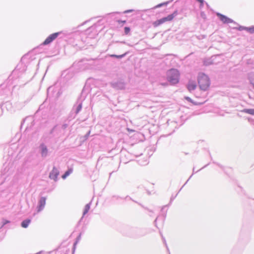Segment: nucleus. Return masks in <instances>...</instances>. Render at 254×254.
<instances>
[{"label": "nucleus", "mask_w": 254, "mask_h": 254, "mask_svg": "<svg viewBox=\"0 0 254 254\" xmlns=\"http://www.w3.org/2000/svg\"><path fill=\"white\" fill-rule=\"evenodd\" d=\"M147 234L145 229L131 227L127 231V235L131 238L137 239L145 236Z\"/></svg>", "instance_id": "1"}, {"label": "nucleus", "mask_w": 254, "mask_h": 254, "mask_svg": "<svg viewBox=\"0 0 254 254\" xmlns=\"http://www.w3.org/2000/svg\"><path fill=\"white\" fill-rule=\"evenodd\" d=\"M197 80L199 88L202 90L206 91L210 86L209 78L204 73H200L198 74Z\"/></svg>", "instance_id": "2"}, {"label": "nucleus", "mask_w": 254, "mask_h": 254, "mask_svg": "<svg viewBox=\"0 0 254 254\" xmlns=\"http://www.w3.org/2000/svg\"><path fill=\"white\" fill-rule=\"evenodd\" d=\"M167 80L172 85L177 84L179 81L180 73L177 69L172 68L167 73Z\"/></svg>", "instance_id": "3"}, {"label": "nucleus", "mask_w": 254, "mask_h": 254, "mask_svg": "<svg viewBox=\"0 0 254 254\" xmlns=\"http://www.w3.org/2000/svg\"><path fill=\"white\" fill-rule=\"evenodd\" d=\"M177 14L178 12L177 10H176L172 14H170L166 17H164L153 22V25L154 27H156L166 21H171L177 15Z\"/></svg>", "instance_id": "4"}, {"label": "nucleus", "mask_w": 254, "mask_h": 254, "mask_svg": "<svg viewBox=\"0 0 254 254\" xmlns=\"http://www.w3.org/2000/svg\"><path fill=\"white\" fill-rule=\"evenodd\" d=\"M82 108V101H80L79 100L76 102L74 105L72 109L70 112L69 118H75L76 116L79 113Z\"/></svg>", "instance_id": "5"}, {"label": "nucleus", "mask_w": 254, "mask_h": 254, "mask_svg": "<svg viewBox=\"0 0 254 254\" xmlns=\"http://www.w3.org/2000/svg\"><path fill=\"white\" fill-rule=\"evenodd\" d=\"M62 33L61 32H55L50 35L42 43L40 46L48 45L53 42Z\"/></svg>", "instance_id": "6"}, {"label": "nucleus", "mask_w": 254, "mask_h": 254, "mask_svg": "<svg viewBox=\"0 0 254 254\" xmlns=\"http://www.w3.org/2000/svg\"><path fill=\"white\" fill-rule=\"evenodd\" d=\"M216 15L218 17L220 20L224 24H228L231 23H233L236 25H238V24L235 22L233 19L229 18L225 15H223L220 13H217Z\"/></svg>", "instance_id": "7"}, {"label": "nucleus", "mask_w": 254, "mask_h": 254, "mask_svg": "<svg viewBox=\"0 0 254 254\" xmlns=\"http://www.w3.org/2000/svg\"><path fill=\"white\" fill-rule=\"evenodd\" d=\"M111 86L117 90H122L125 87V83L121 80L114 81L111 83Z\"/></svg>", "instance_id": "8"}, {"label": "nucleus", "mask_w": 254, "mask_h": 254, "mask_svg": "<svg viewBox=\"0 0 254 254\" xmlns=\"http://www.w3.org/2000/svg\"><path fill=\"white\" fill-rule=\"evenodd\" d=\"M46 199L47 197L45 196H41L40 197L37 206V212H40L44 209L46 204Z\"/></svg>", "instance_id": "9"}, {"label": "nucleus", "mask_w": 254, "mask_h": 254, "mask_svg": "<svg viewBox=\"0 0 254 254\" xmlns=\"http://www.w3.org/2000/svg\"><path fill=\"white\" fill-rule=\"evenodd\" d=\"M74 73L72 71L69 70H65L62 73V77L64 81H68L70 80L73 76Z\"/></svg>", "instance_id": "10"}, {"label": "nucleus", "mask_w": 254, "mask_h": 254, "mask_svg": "<svg viewBox=\"0 0 254 254\" xmlns=\"http://www.w3.org/2000/svg\"><path fill=\"white\" fill-rule=\"evenodd\" d=\"M59 174L60 172L59 170L54 166L49 174V178L56 182L58 180V177L59 175Z\"/></svg>", "instance_id": "11"}, {"label": "nucleus", "mask_w": 254, "mask_h": 254, "mask_svg": "<svg viewBox=\"0 0 254 254\" xmlns=\"http://www.w3.org/2000/svg\"><path fill=\"white\" fill-rule=\"evenodd\" d=\"M39 148L42 157H46L48 153V149L47 146L44 143H42L40 144Z\"/></svg>", "instance_id": "12"}, {"label": "nucleus", "mask_w": 254, "mask_h": 254, "mask_svg": "<svg viewBox=\"0 0 254 254\" xmlns=\"http://www.w3.org/2000/svg\"><path fill=\"white\" fill-rule=\"evenodd\" d=\"M3 109H5L7 111L11 113L14 112V106L10 101H6L1 104Z\"/></svg>", "instance_id": "13"}, {"label": "nucleus", "mask_w": 254, "mask_h": 254, "mask_svg": "<svg viewBox=\"0 0 254 254\" xmlns=\"http://www.w3.org/2000/svg\"><path fill=\"white\" fill-rule=\"evenodd\" d=\"M196 87V84L193 81H189L187 85V88L190 92H191L192 91L194 90Z\"/></svg>", "instance_id": "14"}, {"label": "nucleus", "mask_w": 254, "mask_h": 254, "mask_svg": "<svg viewBox=\"0 0 254 254\" xmlns=\"http://www.w3.org/2000/svg\"><path fill=\"white\" fill-rule=\"evenodd\" d=\"M14 106V112H15L16 110H19L21 109L24 105V104L22 102H16L14 103L13 105Z\"/></svg>", "instance_id": "15"}, {"label": "nucleus", "mask_w": 254, "mask_h": 254, "mask_svg": "<svg viewBox=\"0 0 254 254\" xmlns=\"http://www.w3.org/2000/svg\"><path fill=\"white\" fill-rule=\"evenodd\" d=\"M73 171V169L72 168H68L67 170H66L64 173L62 175V178L63 179H66L70 174L72 173Z\"/></svg>", "instance_id": "16"}, {"label": "nucleus", "mask_w": 254, "mask_h": 254, "mask_svg": "<svg viewBox=\"0 0 254 254\" xmlns=\"http://www.w3.org/2000/svg\"><path fill=\"white\" fill-rule=\"evenodd\" d=\"M31 220L30 219H26L22 221L21 223V226L22 227L24 228H26L28 226Z\"/></svg>", "instance_id": "17"}, {"label": "nucleus", "mask_w": 254, "mask_h": 254, "mask_svg": "<svg viewBox=\"0 0 254 254\" xmlns=\"http://www.w3.org/2000/svg\"><path fill=\"white\" fill-rule=\"evenodd\" d=\"M128 52H126L125 53L122 54V55H115V54H112V55H110V57H111V58H117V59H122L123 58H124L127 54H128Z\"/></svg>", "instance_id": "18"}, {"label": "nucleus", "mask_w": 254, "mask_h": 254, "mask_svg": "<svg viewBox=\"0 0 254 254\" xmlns=\"http://www.w3.org/2000/svg\"><path fill=\"white\" fill-rule=\"evenodd\" d=\"M242 112L254 116V109H244Z\"/></svg>", "instance_id": "19"}, {"label": "nucleus", "mask_w": 254, "mask_h": 254, "mask_svg": "<svg viewBox=\"0 0 254 254\" xmlns=\"http://www.w3.org/2000/svg\"><path fill=\"white\" fill-rule=\"evenodd\" d=\"M249 78L250 84L252 85L253 88L254 89V72L249 75Z\"/></svg>", "instance_id": "20"}, {"label": "nucleus", "mask_w": 254, "mask_h": 254, "mask_svg": "<svg viewBox=\"0 0 254 254\" xmlns=\"http://www.w3.org/2000/svg\"><path fill=\"white\" fill-rule=\"evenodd\" d=\"M91 203V202H90L86 204V205L85 206V207H84L83 212V215H85L86 213H88V212L90 208Z\"/></svg>", "instance_id": "21"}, {"label": "nucleus", "mask_w": 254, "mask_h": 254, "mask_svg": "<svg viewBox=\"0 0 254 254\" xmlns=\"http://www.w3.org/2000/svg\"><path fill=\"white\" fill-rule=\"evenodd\" d=\"M204 64L206 66L211 65L213 64L212 60L210 59H206L203 62Z\"/></svg>", "instance_id": "22"}, {"label": "nucleus", "mask_w": 254, "mask_h": 254, "mask_svg": "<svg viewBox=\"0 0 254 254\" xmlns=\"http://www.w3.org/2000/svg\"><path fill=\"white\" fill-rule=\"evenodd\" d=\"M246 31L249 32L250 34H253L254 33V26H252L251 27H246Z\"/></svg>", "instance_id": "23"}, {"label": "nucleus", "mask_w": 254, "mask_h": 254, "mask_svg": "<svg viewBox=\"0 0 254 254\" xmlns=\"http://www.w3.org/2000/svg\"><path fill=\"white\" fill-rule=\"evenodd\" d=\"M176 195L175 196H171V198H170V201L169 204L168 205H164V206H163L162 207V208L161 210H162V211H163L164 209L166 207H167V206H169V205L172 203V202L173 201V200L174 199V198H175V197H176Z\"/></svg>", "instance_id": "24"}, {"label": "nucleus", "mask_w": 254, "mask_h": 254, "mask_svg": "<svg viewBox=\"0 0 254 254\" xmlns=\"http://www.w3.org/2000/svg\"><path fill=\"white\" fill-rule=\"evenodd\" d=\"M169 2H170V1H167V2H163V3L158 4V5H157L155 6V8H159V7H161L163 5H167Z\"/></svg>", "instance_id": "25"}, {"label": "nucleus", "mask_w": 254, "mask_h": 254, "mask_svg": "<svg viewBox=\"0 0 254 254\" xmlns=\"http://www.w3.org/2000/svg\"><path fill=\"white\" fill-rule=\"evenodd\" d=\"M130 31V29L129 27H125L124 28V33L125 34L127 35Z\"/></svg>", "instance_id": "26"}, {"label": "nucleus", "mask_w": 254, "mask_h": 254, "mask_svg": "<svg viewBox=\"0 0 254 254\" xmlns=\"http://www.w3.org/2000/svg\"><path fill=\"white\" fill-rule=\"evenodd\" d=\"M197 2H198L200 4L199 7L200 8H202L203 6L204 3L205 2L204 0H196Z\"/></svg>", "instance_id": "27"}, {"label": "nucleus", "mask_w": 254, "mask_h": 254, "mask_svg": "<svg viewBox=\"0 0 254 254\" xmlns=\"http://www.w3.org/2000/svg\"><path fill=\"white\" fill-rule=\"evenodd\" d=\"M139 205L141 206L143 208H144L145 209L147 210L149 212L151 213V214H150V216H152V213H153V211L149 209L148 208L144 207L143 205H142L141 204L139 203Z\"/></svg>", "instance_id": "28"}, {"label": "nucleus", "mask_w": 254, "mask_h": 254, "mask_svg": "<svg viewBox=\"0 0 254 254\" xmlns=\"http://www.w3.org/2000/svg\"><path fill=\"white\" fill-rule=\"evenodd\" d=\"M139 205L141 206L143 208H144L145 209L147 210L149 212L151 213V214H150V216H152V213H153V211L149 209L148 208L144 207L143 205H142L141 204L139 203Z\"/></svg>", "instance_id": "29"}, {"label": "nucleus", "mask_w": 254, "mask_h": 254, "mask_svg": "<svg viewBox=\"0 0 254 254\" xmlns=\"http://www.w3.org/2000/svg\"><path fill=\"white\" fill-rule=\"evenodd\" d=\"M236 29L237 30H238L239 31H243V30H246V27L245 26H239V27L238 28H236Z\"/></svg>", "instance_id": "30"}, {"label": "nucleus", "mask_w": 254, "mask_h": 254, "mask_svg": "<svg viewBox=\"0 0 254 254\" xmlns=\"http://www.w3.org/2000/svg\"><path fill=\"white\" fill-rule=\"evenodd\" d=\"M124 199L126 200H131L132 201H133V202H135V203H137L138 204L139 203H138L137 201L134 200L133 199H132L130 196H129L128 195H127L126 196Z\"/></svg>", "instance_id": "31"}, {"label": "nucleus", "mask_w": 254, "mask_h": 254, "mask_svg": "<svg viewBox=\"0 0 254 254\" xmlns=\"http://www.w3.org/2000/svg\"><path fill=\"white\" fill-rule=\"evenodd\" d=\"M90 131L89 130L84 135V138L85 140H86L88 138V137L90 135Z\"/></svg>", "instance_id": "32"}, {"label": "nucleus", "mask_w": 254, "mask_h": 254, "mask_svg": "<svg viewBox=\"0 0 254 254\" xmlns=\"http://www.w3.org/2000/svg\"><path fill=\"white\" fill-rule=\"evenodd\" d=\"M68 126V124L66 123L64 124L62 126V128L63 129H65Z\"/></svg>", "instance_id": "33"}, {"label": "nucleus", "mask_w": 254, "mask_h": 254, "mask_svg": "<svg viewBox=\"0 0 254 254\" xmlns=\"http://www.w3.org/2000/svg\"><path fill=\"white\" fill-rule=\"evenodd\" d=\"M185 99L190 103H193L192 100L189 97H185Z\"/></svg>", "instance_id": "34"}, {"label": "nucleus", "mask_w": 254, "mask_h": 254, "mask_svg": "<svg viewBox=\"0 0 254 254\" xmlns=\"http://www.w3.org/2000/svg\"><path fill=\"white\" fill-rule=\"evenodd\" d=\"M112 198H113V199H116V200H117V199H118L119 198L120 199H123V198H122V197H120V196H119L118 195H114V196H113Z\"/></svg>", "instance_id": "35"}, {"label": "nucleus", "mask_w": 254, "mask_h": 254, "mask_svg": "<svg viewBox=\"0 0 254 254\" xmlns=\"http://www.w3.org/2000/svg\"><path fill=\"white\" fill-rule=\"evenodd\" d=\"M160 234L161 235V237L162 238V239L163 240L164 244H165L166 246H167L166 240H165V238L163 237V236H162V235L160 232ZM166 247H167V250H168V248L167 246H166Z\"/></svg>", "instance_id": "36"}, {"label": "nucleus", "mask_w": 254, "mask_h": 254, "mask_svg": "<svg viewBox=\"0 0 254 254\" xmlns=\"http://www.w3.org/2000/svg\"><path fill=\"white\" fill-rule=\"evenodd\" d=\"M81 234L80 233V234L79 235V236L76 238V242L74 243V245H75L76 244V243L77 242V241H79V240L80 239V238H81Z\"/></svg>", "instance_id": "37"}, {"label": "nucleus", "mask_w": 254, "mask_h": 254, "mask_svg": "<svg viewBox=\"0 0 254 254\" xmlns=\"http://www.w3.org/2000/svg\"><path fill=\"white\" fill-rule=\"evenodd\" d=\"M134 11L133 9H128V10H125L124 13H129V12H133Z\"/></svg>", "instance_id": "38"}, {"label": "nucleus", "mask_w": 254, "mask_h": 254, "mask_svg": "<svg viewBox=\"0 0 254 254\" xmlns=\"http://www.w3.org/2000/svg\"><path fill=\"white\" fill-rule=\"evenodd\" d=\"M118 22L119 23V24H124L126 22V20H118Z\"/></svg>", "instance_id": "39"}, {"label": "nucleus", "mask_w": 254, "mask_h": 254, "mask_svg": "<svg viewBox=\"0 0 254 254\" xmlns=\"http://www.w3.org/2000/svg\"><path fill=\"white\" fill-rule=\"evenodd\" d=\"M9 222H10L9 221L7 220H3V221H2L3 225H4L7 223H9Z\"/></svg>", "instance_id": "40"}, {"label": "nucleus", "mask_w": 254, "mask_h": 254, "mask_svg": "<svg viewBox=\"0 0 254 254\" xmlns=\"http://www.w3.org/2000/svg\"><path fill=\"white\" fill-rule=\"evenodd\" d=\"M57 125H56V126H55L53 127V128L51 130V131H50V134H52V133L54 132V130H55V129L56 127H57Z\"/></svg>", "instance_id": "41"}, {"label": "nucleus", "mask_w": 254, "mask_h": 254, "mask_svg": "<svg viewBox=\"0 0 254 254\" xmlns=\"http://www.w3.org/2000/svg\"><path fill=\"white\" fill-rule=\"evenodd\" d=\"M3 110V107H2V105H1V107H0V116H1L2 115V114Z\"/></svg>", "instance_id": "42"}, {"label": "nucleus", "mask_w": 254, "mask_h": 254, "mask_svg": "<svg viewBox=\"0 0 254 254\" xmlns=\"http://www.w3.org/2000/svg\"><path fill=\"white\" fill-rule=\"evenodd\" d=\"M157 217L155 219V220L154 221V224L156 227L157 226Z\"/></svg>", "instance_id": "43"}, {"label": "nucleus", "mask_w": 254, "mask_h": 254, "mask_svg": "<svg viewBox=\"0 0 254 254\" xmlns=\"http://www.w3.org/2000/svg\"><path fill=\"white\" fill-rule=\"evenodd\" d=\"M192 175H193V174L190 177V178L188 179V180H187V182L184 184V185L183 186V187L188 183V182L189 181V180L190 179V178L192 177Z\"/></svg>", "instance_id": "44"}, {"label": "nucleus", "mask_w": 254, "mask_h": 254, "mask_svg": "<svg viewBox=\"0 0 254 254\" xmlns=\"http://www.w3.org/2000/svg\"><path fill=\"white\" fill-rule=\"evenodd\" d=\"M219 167H220L221 169H223V167L220 164H218V163H217L216 164Z\"/></svg>", "instance_id": "45"}, {"label": "nucleus", "mask_w": 254, "mask_h": 254, "mask_svg": "<svg viewBox=\"0 0 254 254\" xmlns=\"http://www.w3.org/2000/svg\"><path fill=\"white\" fill-rule=\"evenodd\" d=\"M208 164H206V165L204 166V167H203L202 168H201V169H200L198 171H199V170H200L202 169L203 168H204L206 167L207 165H208Z\"/></svg>", "instance_id": "46"}, {"label": "nucleus", "mask_w": 254, "mask_h": 254, "mask_svg": "<svg viewBox=\"0 0 254 254\" xmlns=\"http://www.w3.org/2000/svg\"><path fill=\"white\" fill-rule=\"evenodd\" d=\"M93 28H94V27H93V26H91L90 27H89V28H88V30H91V29H93Z\"/></svg>", "instance_id": "47"}, {"label": "nucleus", "mask_w": 254, "mask_h": 254, "mask_svg": "<svg viewBox=\"0 0 254 254\" xmlns=\"http://www.w3.org/2000/svg\"><path fill=\"white\" fill-rule=\"evenodd\" d=\"M147 193L149 195L150 194V193H151L150 192L149 190H147Z\"/></svg>", "instance_id": "48"}, {"label": "nucleus", "mask_w": 254, "mask_h": 254, "mask_svg": "<svg viewBox=\"0 0 254 254\" xmlns=\"http://www.w3.org/2000/svg\"><path fill=\"white\" fill-rule=\"evenodd\" d=\"M146 162H147V161H146V162H145V163L144 164H142V165H146V164H147V163Z\"/></svg>", "instance_id": "49"}, {"label": "nucleus", "mask_w": 254, "mask_h": 254, "mask_svg": "<svg viewBox=\"0 0 254 254\" xmlns=\"http://www.w3.org/2000/svg\"><path fill=\"white\" fill-rule=\"evenodd\" d=\"M195 172L194 168L193 169V174Z\"/></svg>", "instance_id": "50"}, {"label": "nucleus", "mask_w": 254, "mask_h": 254, "mask_svg": "<svg viewBox=\"0 0 254 254\" xmlns=\"http://www.w3.org/2000/svg\"><path fill=\"white\" fill-rule=\"evenodd\" d=\"M88 22V21H85V22L83 23V24H84V23H86V22Z\"/></svg>", "instance_id": "51"}, {"label": "nucleus", "mask_w": 254, "mask_h": 254, "mask_svg": "<svg viewBox=\"0 0 254 254\" xmlns=\"http://www.w3.org/2000/svg\"><path fill=\"white\" fill-rule=\"evenodd\" d=\"M206 4L207 5V6H208V4L207 2H205Z\"/></svg>", "instance_id": "52"}, {"label": "nucleus", "mask_w": 254, "mask_h": 254, "mask_svg": "<svg viewBox=\"0 0 254 254\" xmlns=\"http://www.w3.org/2000/svg\"><path fill=\"white\" fill-rule=\"evenodd\" d=\"M166 214L165 213V214H164V217H166Z\"/></svg>", "instance_id": "53"}, {"label": "nucleus", "mask_w": 254, "mask_h": 254, "mask_svg": "<svg viewBox=\"0 0 254 254\" xmlns=\"http://www.w3.org/2000/svg\"><path fill=\"white\" fill-rule=\"evenodd\" d=\"M182 189H183V187H181V188H180V190H182Z\"/></svg>", "instance_id": "54"}, {"label": "nucleus", "mask_w": 254, "mask_h": 254, "mask_svg": "<svg viewBox=\"0 0 254 254\" xmlns=\"http://www.w3.org/2000/svg\"><path fill=\"white\" fill-rule=\"evenodd\" d=\"M182 189H183V187H181V188H180V190H182Z\"/></svg>", "instance_id": "55"}]
</instances>
